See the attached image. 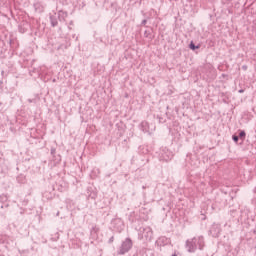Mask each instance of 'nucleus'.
Wrapping results in <instances>:
<instances>
[{
    "instance_id": "423d86ee",
    "label": "nucleus",
    "mask_w": 256,
    "mask_h": 256,
    "mask_svg": "<svg viewBox=\"0 0 256 256\" xmlns=\"http://www.w3.org/2000/svg\"><path fill=\"white\" fill-rule=\"evenodd\" d=\"M245 135H246L245 131L242 130V131L239 132L238 137L242 141H245Z\"/></svg>"
},
{
    "instance_id": "1a4fd4ad",
    "label": "nucleus",
    "mask_w": 256,
    "mask_h": 256,
    "mask_svg": "<svg viewBox=\"0 0 256 256\" xmlns=\"http://www.w3.org/2000/svg\"><path fill=\"white\" fill-rule=\"evenodd\" d=\"M51 155H55V148L51 149Z\"/></svg>"
},
{
    "instance_id": "6e6552de",
    "label": "nucleus",
    "mask_w": 256,
    "mask_h": 256,
    "mask_svg": "<svg viewBox=\"0 0 256 256\" xmlns=\"http://www.w3.org/2000/svg\"><path fill=\"white\" fill-rule=\"evenodd\" d=\"M232 139H233L234 143H237V141H239V136L233 135Z\"/></svg>"
},
{
    "instance_id": "20e7f679",
    "label": "nucleus",
    "mask_w": 256,
    "mask_h": 256,
    "mask_svg": "<svg viewBox=\"0 0 256 256\" xmlns=\"http://www.w3.org/2000/svg\"><path fill=\"white\" fill-rule=\"evenodd\" d=\"M196 245L198 246V248L201 250H203V247H205V241L203 240V236H200L198 238H196Z\"/></svg>"
},
{
    "instance_id": "0eeeda50",
    "label": "nucleus",
    "mask_w": 256,
    "mask_h": 256,
    "mask_svg": "<svg viewBox=\"0 0 256 256\" xmlns=\"http://www.w3.org/2000/svg\"><path fill=\"white\" fill-rule=\"evenodd\" d=\"M189 47L192 51H195V49H199V46H196L193 42L190 43Z\"/></svg>"
},
{
    "instance_id": "39448f33",
    "label": "nucleus",
    "mask_w": 256,
    "mask_h": 256,
    "mask_svg": "<svg viewBox=\"0 0 256 256\" xmlns=\"http://www.w3.org/2000/svg\"><path fill=\"white\" fill-rule=\"evenodd\" d=\"M50 23L52 27H57L58 22H57V16H50Z\"/></svg>"
},
{
    "instance_id": "9d476101",
    "label": "nucleus",
    "mask_w": 256,
    "mask_h": 256,
    "mask_svg": "<svg viewBox=\"0 0 256 256\" xmlns=\"http://www.w3.org/2000/svg\"><path fill=\"white\" fill-rule=\"evenodd\" d=\"M141 25H147V20H143Z\"/></svg>"
},
{
    "instance_id": "f8f14e48",
    "label": "nucleus",
    "mask_w": 256,
    "mask_h": 256,
    "mask_svg": "<svg viewBox=\"0 0 256 256\" xmlns=\"http://www.w3.org/2000/svg\"><path fill=\"white\" fill-rule=\"evenodd\" d=\"M244 90H239V93H243Z\"/></svg>"
},
{
    "instance_id": "9b49d317",
    "label": "nucleus",
    "mask_w": 256,
    "mask_h": 256,
    "mask_svg": "<svg viewBox=\"0 0 256 256\" xmlns=\"http://www.w3.org/2000/svg\"><path fill=\"white\" fill-rule=\"evenodd\" d=\"M109 242H110V243H113V237L110 238Z\"/></svg>"
},
{
    "instance_id": "7ed1b4c3",
    "label": "nucleus",
    "mask_w": 256,
    "mask_h": 256,
    "mask_svg": "<svg viewBox=\"0 0 256 256\" xmlns=\"http://www.w3.org/2000/svg\"><path fill=\"white\" fill-rule=\"evenodd\" d=\"M186 247H188L189 253H195L197 251V238L186 241Z\"/></svg>"
},
{
    "instance_id": "f03ea898",
    "label": "nucleus",
    "mask_w": 256,
    "mask_h": 256,
    "mask_svg": "<svg viewBox=\"0 0 256 256\" xmlns=\"http://www.w3.org/2000/svg\"><path fill=\"white\" fill-rule=\"evenodd\" d=\"M140 233L142 234V238L144 237L146 241L153 239V230H151L150 227L140 228Z\"/></svg>"
},
{
    "instance_id": "f257e3e1",
    "label": "nucleus",
    "mask_w": 256,
    "mask_h": 256,
    "mask_svg": "<svg viewBox=\"0 0 256 256\" xmlns=\"http://www.w3.org/2000/svg\"><path fill=\"white\" fill-rule=\"evenodd\" d=\"M131 247H133V242L130 238H127L120 247L119 255H125V253H129Z\"/></svg>"
}]
</instances>
